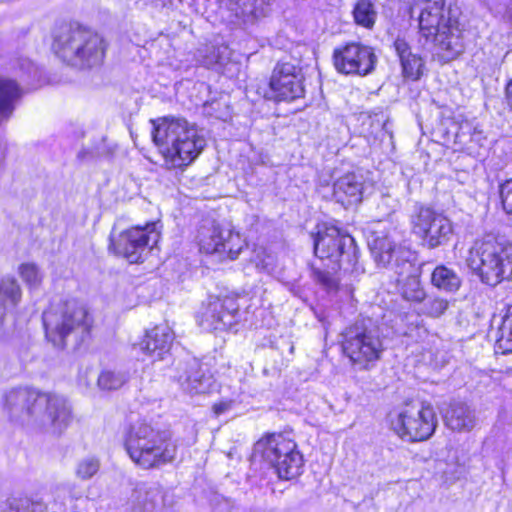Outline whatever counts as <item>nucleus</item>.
Here are the masks:
<instances>
[{
    "label": "nucleus",
    "instance_id": "nucleus-1",
    "mask_svg": "<svg viewBox=\"0 0 512 512\" xmlns=\"http://www.w3.org/2000/svg\"><path fill=\"white\" fill-rule=\"evenodd\" d=\"M4 408L11 419L53 434H60L72 418L71 408L63 396L29 388L7 391Z\"/></svg>",
    "mask_w": 512,
    "mask_h": 512
},
{
    "label": "nucleus",
    "instance_id": "nucleus-2",
    "mask_svg": "<svg viewBox=\"0 0 512 512\" xmlns=\"http://www.w3.org/2000/svg\"><path fill=\"white\" fill-rule=\"evenodd\" d=\"M151 123L153 142L171 168L191 164L206 146L197 126L184 118L162 117L151 120Z\"/></svg>",
    "mask_w": 512,
    "mask_h": 512
},
{
    "label": "nucleus",
    "instance_id": "nucleus-3",
    "mask_svg": "<svg viewBox=\"0 0 512 512\" xmlns=\"http://www.w3.org/2000/svg\"><path fill=\"white\" fill-rule=\"evenodd\" d=\"M418 13L419 42L433 44L448 59L463 50L459 22L445 10L444 0H415L411 13Z\"/></svg>",
    "mask_w": 512,
    "mask_h": 512
},
{
    "label": "nucleus",
    "instance_id": "nucleus-4",
    "mask_svg": "<svg viewBox=\"0 0 512 512\" xmlns=\"http://www.w3.org/2000/svg\"><path fill=\"white\" fill-rule=\"evenodd\" d=\"M124 447L132 462L142 469L159 468L176 457V445L170 433L147 422L130 426Z\"/></svg>",
    "mask_w": 512,
    "mask_h": 512
},
{
    "label": "nucleus",
    "instance_id": "nucleus-5",
    "mask_svg": "<svg viewBox=\"0 0 512 512\" xmlns=\"http://www.w3.org/2000/svg\"><path fill=\"white\" fill-rule=\"evenodd\" d=\"M106 48L107 44L100 34L80 25L60 27L52 44L54 53L62 61L81 69L100 66Z\"/></svg>",
    "mask_w": 512,
    "mask_h": 512
},
{
    "label": "nucleus",
    "instance_id": "nucleus-6",
    "mask_svg": "<svg viewBox=\"0 0 512 512\" xmlns=\"http://www.w3.org/2000/svg\"><path fill=\"white\" fill-rule=\"evenodd\" d=\"M466 265L479 280L495 287L512 280V244L491 235L476 240L468 251Z\"/></svg>",
    "mask_w": 512,
    "mask_h": 512
},
{
    "label": "nucleus",
    "instance_id": "nucleus-7",
    "mask_svg": "<svg viewBox=\"0 0 512 512\" xmlns=\"http://www.w3.org/2000/svg\"><path fill=\"white\" fill-rule=\"evenodd\" d=\"M371 253L378 267L390 268L395 274L407 277L398 279L400 293L404 299L411 302H422L426 293L418 276L411 275L413 264L410 260V250L398 245L388 235L378 236L370 243Z\"/></svg>",
    "mask_w": 512,
    "mask_h": 512
},
{
    "label": "nucleus",
    "instance_id": "nucleus-8",
    "mask_svg": "<svg viewBox=\"0 0 512 512\" xmlns=\"http://www.w3.org/2000/svg\"><path fill=\"white\" fill-rule=\"evenodd\" d=\"M45 335L57 348H64L66 338L77 332H87L90 327L86 308L76 300L52 305L43 313Z\"/></svg>",
    "mask_w": 512,
    "mask_h": 512
},
{
    "label": "nucleus",
    "instance_id": "nucleus-9",
    "mask_svg": "<svg viewBox=\"0 0 512 512\" xmlns=\"http://www.w3.org/2000/svg\"><path fill=\"white\" fill-rule=\"evenodd\" d=\"M255 453L270 464L279 478L291 480L303 472L304 459L292 439L282 434H270L256 442Z\"/></svg>",
    "mask_w": 512,
    "mask_h": 512
},
{
    "label": "nucleus",
    "instance_id": "nucleus-10",
    "mask_svg": "<svg viewBox=\"0 0 512 512\" xmlns=\"http://www.w3.org/2000/svg\"><path fill=\"white\" fill-rule=\"evenodd\" d=\"M438 420L433 406L426 402L406 404L391 415V429L403 440L425 441L435 432Z\"/></svg>",
    "mask_w": 512,
    "mask_h": 512
},
{
    "label": "nucleus",
    "instance_id": "nucleus-11",
    "mask_svg": "<svg viewBox=\"0 0 512 512\" xmlns=\"http://www.w3.org/2000/svg\"><path fill=\"white\" fill-rule=\"evenodd\" d=\"M343 337V352L359 369L369 370L380 360L384 345L376 331L354 325L346 329Z\"/></svg>",
    "mask_w": 512,
    "mask_h": 512
},
{
    "label": "nucleus",
    "instance_id": "nucleus-12",
    "mask_svg": "<svg viewBox=\"0 0 512 512\" xmlns=\"http://www.w3.org/2000/svg\"><path fill=\"white\" fill-rule=\"evenodd\" d=\"M202 252L219 254L222 259L235 260L247 246L242 235L229 227H223L214 221H204L197 235Z\"/></svg>",
    "mask_w": 512,
    "mask_h": 512
},
{
    "label": "nucleus",
    "instance_id": "nucleus-13",
    "mask_svg": "<svg viewBox=\"0 0 512 512\" xmlns=\"http://www.w3.org/2000/svg\"><path fill=\"white\" fill-rule=\"evenodd\" d=\"M315 255L333 262L356 261L357 250L354 238L334 225H323L314 240Z\"/></svg>",
    "mask_w": 512,
    "mask_h": 512
},
{
    "label": "nucleus",
    "instance_id": "nucleus-14",
    "mask_svg": "<svg viewBox=\"0 0 512 512\" xmlns=\"http://www.w3.org/2000/svg\"><path fill=\"white\" fill-rule=\"evenodd\" d=\"M159 239L156 224L148 223L144 227L135 226L122 232L117 239L111 240L110 247L130 263H137L146 249L156 245Z\"/></svg>",
    "mask_w": 512,
    "mask_h": 512
},
{
    "label": "nucleus",
    "instance_id": "nucleus-15",
    "mask_svg": "<svg viewBox=\"0 0 512 512\" xmlns=\"http://www.w3.org/2000/svg\"><path fill=\"white\" fill-rule=\"evenodd\" d=\"M412 231L421 238L423 245L434 249L446 241L453 232L451 221L443 214L422 207L412 216Z\"/></svg>",
    "mask_w": 512,
    "mask_h": 512
},
{
    "label": "nucleus",
    "instance_id": "nucleus-16",
    "mask_svg": "<svg viewBox=\"0 0 512 512\" xmlns=\"http://www.w3.org/2000/svg\"><path fill=\"white\" fill-rule=\"evenodd\" d=\"M269 98L275 101H293L304 96L302 69L290 62L278 63L269 82Z\"/></svg>",
    "mask_w": 512,
    "mask_h": 512
},
{
    "label": "nucleus",
    "instance_id": "nucleus-17",
    "mask_svg": "<svg viewBox=\"0 0 512 512\" xmlns=\"http://www.w3.org/2000/svg\"><path fill=\"white\" fill-rule=\"evenodd\" d=\"M333 61L340 73L365 76L374 70L377 57L371 47L351 42L334 50Z\"/></svg>",
    "mask_w": 512,
    "mask_h": 512
},
{
    "label": "nucleus",
    "instance_id": "nucleus-18",
    "mask_svg": "<svg viewBox=\"0 0 512 512\" xmlns=\"http://www.w3.org/2000/svg\"><path fill=\"white\" fill-rule=\"evenodd\" d=\"M238 309L232 298L210 296L199 314V324L207 330H225L235 323Z\"/></svg>",
    "mask_w": 512,
    "mask_h": 512
},
{
    "label": "nucleus",
    "instance_id": "nucleus-19",
    "mask_svg": "<svg viewBox=\"0 0 512 512\" xmlns=\"http://www.w3.org/2000/svg\"><path fill=\"white\" fill-rule=\"evenodd\" d=\"M174 333L166 324H160L146 331L143 339L135 348L152 360H162L170 351Z\"/></svg>",
    "mask_w": 512,
    "mask_h": 512
},
{
    "label": "nucleus",
    "instance_id": "nucleus-20",
    "mask_svg": "<svg viewBox=\"0 0 512 512\" xmlns=\"http://www.w3.org/2000/svg\"><path fill=\"white\" fill-rule=\"evenodd\" d=\"M220 8L236 24L252 23L265 15L264 0H220Z\"/></svg>",
    "mask_w": 512,
    "mask_h": 512
},
{
    "label": "nucleus",
    "instance_id": "nucleus-21",
    "mask_svg": "<svg viewBox=\"0 0 512 512\" xmlns=\"http://www.w3.org/2000/svg\"><path fill=\"white\" fill-rule=\"evenodd\" d=\"M178 382L184 391L190 394H200L209 392L212 378L205 375L201 365L193 360L180 368Z\"/></svg>",
    "mask_w": 512,
    "mask_h": 512
},
{
    "label": "nucleus",
    "instance_id": "nucleus-22",
    "mask_svg": "<svg viewBox=\"0 0 512 512\" xmlns=\"http://www.w3.org/2000/svg\"><path fill=\"white\" fill-rule=\"evenodd\" d=\"M363 180L362 176L355 173H347L339 177L333 185V195L342 205L358 204L362 200Z\"/></svg>",
    "mask_w": 512,
    "mask_h": 512
},
{
    "label": "nucleus",
    "instance_id": "nucleus-23",
    "mask_svg": "<svg viewBox=\"0 0 512 512\" xmlns=\"http://www.w3.org/2000/svg\"><path fill=\"white\" fill-rule=\"evenodd\" d=\"M394 47L400 58L404 76L417 80L422 74V59L411 52L410 46L405 39L397 38L394 42Z\"/></svg>",
    "mask_w": 512,
    "mask_h": 512
},
{
    "label": "nucleus",
    "instance_id": "nucleus-24",
    "mask_svg": "<svg viewBox=\"0 0 512 512\" xmlns=\"http://www.w3.org/2000/svg\"><path fill=\"white\" fill-rule=\"evenodd\" d=\"M22 94L23 91L16 81L7 78L0 79V122L11 117Z\"/></svg>",
    "mask_w": 512,
    "mask_h": 512
},
{
    "label": "nucleus",
    "instance_id": "nucleus-25",
    "mask_svg": "<svg viewBox=\"0 0 512 512\" xmlns=\"http://www.w3.org/2000/svg\"><path fill=\"white\" fill-rule=\"evenodd\" d=\"M485 141L486 136L477 122L464 120L459 124L455 133V143L473 150L476 147H483Z\"/></svg>",
    "mask_w": 512,
    "mask_h": 512
},
{
    "label": "nucleus",
    "instance_id": "nucleus-26",
    "mask_svg": "<svg viewBox=\"0 0 512 512\" xmlns=\"http://www.w3.org/2000/svg\"><path fill=\"white\" fill-rule=\"evenodd\" d=\"M160 499V490L156 486L139 485L132 493L133 509L138 512H153Z\"/></svg>",
    "mask_w": 512,
    "mask_h": 512
},
{
    "label": "nucleus",
    "instance_id": "nucleus-27",
    "mask_svg": "<svg viewBox=\"0 0 512 512\" xmlns=\"http://www.w3.org/2000/svg\"><path fill=\"white\" fill-rule=\"evenodd\" d=\"M445 421L452 430H470L474 426V415L467 405L456 403L446 412Z\"/></svg>",
    "mask_w": 512,
    "mask_h": 512
},
{
    "label": "nucleus",
    "instance_id": "nucleus-28",
    "mask_svg": "<svg viewBox=\"0 0 512 512\" xmlns=\"http://www.w3.org/2000/svg\"><path fill=\"white\" fill-rule=\"evenodd\" d=\"M431 282L438 289L452 293L459 290L462 280L453 269L438 265L432 272Z\"/></svg>",
    "mask_w": 512,
    "mask_h": 512
},
{
    "label": "nucleus",
    "instance_id": "nucleus-29",
    "mask_svg": "<svg viewBox=\"0 0 512 512\" xmlns=\"http://www.w3.org/2000/svg\"><path fill=\"white\" fill-rule=\"evenodd\" d=\"M496 345L503 354L512 353V303L507 306L496 334Z\"/></svg>",
    "mask_w": 512,
    "mask_h": 512
},
{
    "label": "nucleus",
    "instance_id": "nucleus-30",
    "mask_svg": "<svg viewBox=\"0 0 512 512\" xmlns=\"http://www.w3.org/2000/svg\"><path fill=\"white\" fill-rule=\"evenodd\" d=\"M353 16L358 25L372 28L375 24L377 13L370 1L359 0L354 7Z\"/></svg>",
    "mask_w": 512,
    "mask_h": 512
},
{
    "label": "nucleus",
    "instance_id": "nucleus-31",
    "mask_svg": "<svg viewBox=\"0 0 512 512\" xmlns=\"http://www.w3.org/2000/svg\"><path fill=\"white\" fill-rule=\"evenodd\" d=\"M128 380L125 372L104 370L97 378L98 387L101 390H116L121 388Z\"/></svg>",
    "mask_w": 512,
    "mask_h": 512
},
{
    "label": "nucleus",
    "instance_id": "nucleus-32",
    "mask_svg": "<svg viewBox=\"0 0 512 512\" xmlns=\"http://www.w3.org/2000/svg\"><path fill=\"white\" fill-rule=\"evenodd\" d=\"M47 506L44 502L30 498L13 499L7 512H46Z\"/></svg>",
    "mask_w": 512,
    "mask_h": 512
},
{
    "label": "nucleus",
    "instance_id": "nucleus-33",
    "mask_svg": "<svg viewBox=\"0 0 512 512\" xmlns=\"http://www.w3.org/2000/svg\"><path fill=\"white\" fill-rule=\"evenodd\" d=\"M21 279L30 289H36L42 283L43 275L33 263H23L18 268Z\"/></svg>",
    "mask_w": 512,
    "mask_h": 512
},
{
    "label": "nucleus",
    "instance_id": "nucleus-34",
    "mask_svg": "<svg viewBox=\"0 0 512 512\" xmlns=\"http://www.w3.org/2000/svg\"><path fill=\"white\" fill-rule=\"evenodd\" d=\"M251 261L255 267L262 272L270 273L274 268L275 259L264 247H257L253 250Z\"/></svg>",
    "mask_w": 512,
    "mask_h": 512
},
{
    "label": "nucleus",
    "instance_id": "nucleus-35",
    "mask_svg": "<svg viewBox=\"0 0 512 512\" xmlns=\"http://www.w3.org/2000/svg\"><path fill=\"white\" fill-rule=\"evenodd\" d=\"M100 468V462L97 458L94 457H88L85 459H82L76 469V475L77 477L87 480L93 477Z\"/></svg>",
    "mask_w": 512,
    "mask_h": 512
},
{
    "label": "nucleus",
    "instance_id": "nucleus-36",
    "mask_svg": "<svg viewBox=\"0 0 512 512\" xmlns=\"http://www.w3.org/2000/svg\"><path fill=\"white\" fill-rule=\"evenodd\" d=\"M449 303L446 299L443 298H433L430 299L424 306L425 313L428 316L438 318L445 313L448 309Z\"/></svg>",
    "mask_w": 512,
    "mask_h": 512
},
{
    "label": "nucleus",
    "instance_id": "nucleus-37",
    "mask_svg": "<svg viewBox=\"0 0 512 512\" xmlns=\"http://www.w3.org/2000/svg\"><path fill=\"white\" fill-rule=\"evenodd\" d=\"M313 276L315 281L329 291L336 290L338 288V280L328 271L314 269Z\"/></svg>",
    "mask_w": 512,
    "mask_h": 512
},
{
    "label": "nucleus",
    "instance_id": "nucleus-38",
    "mask_svg": "<svg viewBox=\"0 0 512 512\" xmlns=\"http://www.w3.org/2000/svg\"><path fill=\"white\" fill-rule=\"evenodd\" d=\"M500 197L504 210L512 214V179L507 180L500 187Z\"/></svg>",
    "mask_w": 512,
    "mask_h": 512
},
{
    "label": "nucleus",
    "instance_id": "nucleus-39",
    "mask_svg": "<svg viewBox=\"0 0 512 512\" xmlns=\"http://www.w3.org/2000/svg\"><path fill=\"white\" fill-rule=\"evenodd\" d=\"M70 493L71 487L67 484L57 485L52 491L54 501L59 502L61 506L65 505V500Z\"/></svg>",
    "mask_w": 512,
    "mask_h": 512
},
{
    "label": "nucleus",
    "instance_id": "nucleus-40",
    "mask_svg": "<svg viewBox=\"0 0 512 512\" xmlns=\"http://www.w3.org/2000/svg\"><path fill=\"white\" fill-rule=\"evenodd\" d=\"M234 404L233 400H222L213 405V411L216 415H220L230 410Z\"/></svg>",
    "mask_w": 512,
    "mask_h": 512
},
{
    "label": "nucleus",
    "instance_id": "nucleus-41",
    "mask_svg": "<svg viewBox=\"0 0 512 512\" xmlns=\"http://www.w3.org/2000/svg\"><path fill=\"white\" fill-rule=\"evenodd\" d=\"M506 100L512 110V79L508 82L506 86Z\"/></svg>",
    "mask_w": 512,
    "mask_h": 512
},
{
    "label": "nucleus",
    "instance_id": "nucleus-42",
    "mask_svg": "<svg viewBox=\"0 0 512 512\" xmlns=\"http://www.w3.org/2000/svg\"><path fill=\"white\" fill-rule=\"evenodd\" d=\"M27 67H28V70H29V73H36V68L34 67V65L30 62H27Z\"/></svg>",
    "mask_w": 512,
    "mask_h": 512
},
{
    "label": "nucleus",
    "instance_id": "nucleus-43",
    "mask_svg": "<svg viewBox=\"0 0 512 512\" xmlns=\"http://www.w3.org/2000/svg\"><path fill=\"white\" fill-rule=\"evenodd\" d=\"M386 200H388V197H387V196H384V197L382 198V201L384 202V201H386Z\"/></svg>",
    "mask_w": 512,
    "mask_h": 512
}]
</instances>
